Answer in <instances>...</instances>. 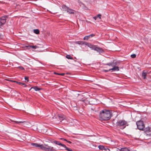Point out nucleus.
<instances>
[{
    "instance_id": "nucleus-33",
    "label": "nucleus",
    "mask_w": 151,
    "mask_h": 151,
    "mask_svg": "<svg viewBox=\"0 0 151 151\" xmlns=\"http://www.w3.org/2000/svg\"><path fill=\"white\" fill-rule=\"evenodd\" d=\"M111 71V69H109V70H104V71L105 72H108L109 71Z\"/></svg>"
},
{
    "instance_id": "nucleus-18",
    "label": "nucleus",
    "mask_w": 151,
    "mask_h": 151,
    "mask_svg": "<svg viewBox=\"0 0 151 151\" xmlns=\"http://www.w3.org/2000/svg\"><path fill=\"white\" fill-rule=\"evenodd\" d=\"M32 88L34 89L36 91H39L40 90V88L36 86L32 87L30 89H32Z\"/></svg>"
},
{
    "instance_id": "nucleus-16",
    "label": "nucleus",
    "mask_w": 151,
    "mask_h": 151,
    "mask_svg": "<svg viewBox=\"0 0 151 151\" xmlns=\"http://www.w3.org/2000/svg\"><path fill=\"white\" fill-rule=\"evenodd\" d=\"M31 145L32 146H33L34 147H39L40 148V147L41 145L39 144H38L35 143H31Z\"/></svg>"
},
{
    "instance_id": "nucleus-11",
    "label": "nucleus",
    "mask_w": 151,
    "mask_h": 151,
    "mask_svg": "<svg viewBox=\"0 0 151 151\" xmlns=\"http://www.w3.org/2000/svg\"><path fill=\"white\" fill-rule=\"evenodd\" d=\"M58 118L60 121V122H62L64 119L65 118V116L63 115H60L58 116Z\"/></svg>"
},
{
    "instance_id": "nucleus-32",
    "label": "nucleus",
    "mask_w": 151,
    "mask_h": 151,
    "mask_svg": "<svg viewBox=\"0 0 151 151\" xmlns=\"http://www.w3.org/2000/svg\"><path fill=\"white\" fill-rule=\"evenodd\" d=\"M18 68H20V69L22 70H24V68L22 66H19Z\"/></svg>"
},
{
    "instance_id": "nucleus-14",
    "label": "nucleus",
    "mask_w": 151,
    "mask_h": 151,
    "mask_svg": "<svg viewBox=\"0 0 151 151\" xmlns=\"http://www.w3.org/2000/svg\"><path fill=\"white\" fill-rule=\"evenodd\" d=\"M53 142L55 144L61 146L63 147V146H65V145L61 143L59 141H53Z\"/></svg>"
},
{
    "instance_id": "nucleus-3",
    "label": "nucleus",
    "mask_w": 151,
    "mask_h": 151,
    "mask_svg": "<svg viewBox=\"0 0 151 151\" xmlns=\"http://www.w3.org/2000/svg\"><path fill=\"white\" fill-rule=\"evenodd\" d=\"M40 148L45 151H55V150L52 147L49 146L47 144H41Z\"/></svg>"
},
{
    "instance_id": "nucleus-19",
    "label": "nucleus",
    "mask_w": 151,
    "mask_h": 151,
    "mask_svg": "<svg viewBox=\"0 0 151 151\" xmlns=\"http://www.w3.org/2000/svg\"><path fill=\"white\" fill-rule=\"evenodd\" d=\"M63 147L65 148V150L67 151H73V150H72L71 149L68 148L65 145V146H63Z\"/></svg>"
},
{
    "instance_id": "nucleus-36",
    "label": "nucleus",
    "mask_w": 151,
    "mask_h": 151,
    "mask_svg": "<svg viewBox=\"0 0 151 151\" xmlns=\"http://www.w3.org/2000/svg\"><path fill=\"white\" fill-rule=\"evenodd\" d=\"M60 139L62 140H64V141H66V140L65 139H64V138H61Z\"/></svg>"
},
{
    "instance_id": "nucleus-15",
    "label": "nucleus",
    "mask_w": 151,
    "mask_h": 151,
    "mask_svg": "<svg viewBox=\"0 0 151 151\" xmlns=\"http://www.w3.org/2000/svg\"><path fill=\"white\" fill-rule=\"evenodd\" d=\"M94 35L93 34H92L88 36H86L83 38L84 40H88L90 37H92L94 36Z\"/></svg>"
},
{
    "instance_id": "nucleus-20",
    "label": "nucleus",
    "mask_w": 151,
    "mask_h": 151,
    "mask_svg": "<svg viewBox=\"0 0 151 151\" xmlns=\"http://www.w3.org/2000/svg\"><path fill=\"white\" fill-rule=\"evenodd\" d=\"M120 151H129V150L127 148L125 147L121 148Z\"/></svg>"
},
{
    "instance_id": "nucleus-28",
    "label": "nucleus",
    "mask_w": 151,
    "mask_h": 151,
    "mask_svg": "<svg viewBox=\"0 0 151 151\" xmlns=\"http://www.w3.org/2000/svg\"><path fill=\"white\" fill-rule=\"evenodd\" d=\"M28 47H29L31 48H32L33 49H35L36 47V46H34V45H33V46L29 45Z\"/></svg>"
},
{
    "instance_id": "nucleus-12",
    "label": "nucleus",
    "mask_w": 151,
    "mask_h": 151,
    "mask_svg": "<svg viewBox=\"0 0 151 151\" xmlns=\"http://www.w3.org/2000/svg\"><path fill=\"white\" fill-rule=\"evenodd\" d=\"M67 12L69 14H74V12H75V11L74 10L72 9H70L68 7Z\"/></svg>"
},
{
    "instance_id": "nucleus-6",
    "label": "nucleus",
    "mask_w": 151,
    "mask_h": 151,
    "mask_svg": "<svg viewBox=\"0 0 151 151\" xmlns=\"http://www.w3.org/2000/svg\"><path fill=\"white\" fill-rule=\"evenodd\" d=\"M7 18V16L6 15L0 18V26H2L5 23L6 19Z\"/></svg>"
},
{
    "instance_id": "nucleus-8",
    "label": "nucleus",
    "mask_w": 151,
    "mask_h": 151,
    "mask_svg": "<svg viewBox=\"0 0 151 151\" xmlns=\"http://www.w3.org/2000/svg\"><path fill=\"white\" fill-rule=\"evenodd\" d=\"M117 64V62L115 60H113L112 62L107 63L106 64V65L111 66L113 67L115 66H116Z\"/></svg>"
},
{
    "instance_id": "nucleus-30",
    "label": "nucleus",
    "mask_w": 151,
    "mask_h": 151,
    "mask_svg": "<svg viewBox=\"0 0 151 151\" xmlns=\"http://www.w3.org/2000/svg\"><path fill=\"white\" fill-rule=\"evenodd\" d=\"M101 15L100 14H99L97 15L96 17H97V18L98 17L99 19H101Z\"/></svg>"
},
{
    "instance_id": "nucleus-27",
    "label": "nucleus",
    "mask_w": 151,
    "mask_h": 151,
    "mask_svg": "<svg viewBox=\"0 0 151 151\" xmlns=\"http://www.w3.org/2000/svg\"><path fill=\"white\" fill-rule=\"evenodd\" d=\"M103 151H110V150L109 148L105 147Z\"/></svg>"
},
{
    "instance_id": "nucleus-24",
    "label": "nucleus",
    "mask_w": 151,
    "mask_h": 151,
    "mask_svg": "<svg viewBox=\"0 0 151 151\" xmlns=\"http://www.w3.org/2000/svg\"><path fill=\"white\" fill-rule=\"evenodd\" d=\"M83 41H78L77 42H76L75 43L76 44H78L79 45H83Z\"/></svg>"
},
{
    "instance_id": "nucleus-10",
    "label": "nucleus",
    "mask_w": 151,
    "mask_h": 151,
    "mask_svg": "<svg viewBox=\"0 0 151 151\" xmlns=\"http://www.w3.org/2000/svg\"><path fill=\"white\" fill-rule=\"evenodd\" d=\"M111 72L113 71H119V68L118 66H115L113 67L112 68L110 69Z\"/></svg>"
},
{
    "instance_id": "nucleus-2",
    "label": "nucleus",
    "mask_w": 151,
    "mask_h": 151,
    "mask_svg": "<svg viewBox=\"0 0 151 151\" xmlns=\"http://www.w3.org/2000/svg\"><path fill=\"white\" fill-rule=\"evenodd\" d=\"M83 45H84L88 46L89 48H91L93 50H94L98 52L100 54L103 53L104 51L101 48L98 47L96 45H93L90 43H88L86 42H85L83 41Z\"/></svg>"
},
{
    "instance_id": "nucleus-31",
    "label": "nucleus",
    "mask_w": 151,
    "mask_h": 151,
    "mask_svg": "<svg viewBox=\"0 0 151 151\" xmlns=\"http://www.w3.org/2000/svg\"><path fill=\"white\" fill-rule=\"evenodd\" d=\"M24 79L27 81V82H28L29 81L28 77L27 76H26L24 77Z\"/></svg>"
},
{
    "instance_id": "nucleus-5",
    "label": "nucleus",
    "mask_w": 151,
    "mask_h": 151,
    "mask_svg": "<svg viewBox=\"0 0 151 151\" xmlns=\"http://www.w3.org/2000/svg\"><path fill=\"white\" fill-rule=\"evenodd\" d=\"M136 124L138 129L142 130H144L145 125L142 121H138L136 122Z\"/></svg>"
},
{
    "instance_id": "nucleus-35",
    "label": "nucleus",
    "mask_w": 151,
    "mask_h": 151,
    "mask_svg": "<svg viewBox=\"0 0 151 151\" xmlns=\"http://www.w3.org/2000/svg\"><path fill=\"white\" fill-rule=\"evenodd\" d=\"M66 141L67 142H68V143L70 144L71 143V142L70 141L67 140H66Z\"/></svg>"
},
{
    "instance_id": "nucleus-1",
    "label": "nucleus",
    "mask_w": 151,
    "mask_h": 151,
    "mask_svg": "<svg viewBox=\"0 0 151 151\" xmlns=\"http://www.w3.org/2000/svg\"><path fill=\"white\" fill-rule=\"evenodd\" d=\"M112 116V114L110 111L106 109L101 111L99 115L100 119L104 121L109 120Z\"/></svg>"
},
{
    "instance_id": "nucleus-21",
    "label": "nucleus",
    "mask_w": 151,
    "mask_h": 151,
    "mask_svg": "<svg viewBox=\"0 0 151 151\" xmlns=\"http://www.w3.org/2000/svg\"><path fill=\"white\" fill-rule=\"evenodd\" d=\"M34 33L36 34H38L40 33V31L38 29H35L33 30Z\"/></svg>"
},
{
    "instance_id": "nucleus-7",
    "label": "nucleus",
    "mask_w": 151,
    "mask_h": 151,
    "mask_svg": "<svg viewBox=\"0 0 151 151\" xmlns=\"http://www.w3.org/2000/svg\"><path fill=\"white\" fill-rule=\"evenodd\" d=\"M145 132V134L146 136H150L151 135V130L150 129V128L149 127H147L144 130Z\"/></svg>"
},
{
    "instance_id": "nucleus-22",
    "label": "nucleus",
    "mask_w": 151,
    "mask_h": 151,
    "mask_svg": "<svg viewBox=\"0 0 151 151\" xmlns=\"http://www.w3.org/2000/svg\"><path fill=\"white\" fill-rule=\"evenodd\" d=\"M61 123L63 124H66L68 123V121L66 118L65 117V118L64 119L63 121H62V122Z\"/></svg>"
},
{
    "instance_id": "nucleus-9",
    "label": "nucleus",
    "mask_w": 151,
    "mask_h": 151,
    "mask_svg": "<svg viewBox=\"0 0 151 151\" xmlns=\"http://www.w3.org/2000/svg\"><path fill=\"white\" fill-rule=\"evenodd\" d=\"M5 80L8 81H9L11 82H16L19 85H20V86H23L24 87H25L27 86V85L26 84H25V83H23L22 82H18V81H13L12 80H10L9 79H6Z\"/></svg>"
},
{
    "instance_id": "nucleus-13",
    "label": "nucleus",
    "mask_w": 151,
    "mask_h": 151,
    "mask_svg": "<svg viewBox=\"0 0 151 151\" xmlns=\"http://www.w3.org/2000/svg\"><path fill=\"white\" fill-rule=\"evenodd\" d=\"M68 7L65 5H63L61 8V9L63 11H67V9Z\"/></svg>"
},
{
    "instance_id": "nucleus-38",
    "label": "nucleus",
    "mask_w": 151,
    "mask_h": 151,
    "mask_svg": "<svg viewBox=\"0 0 151 151\" xmlns=\"http://www.w3.org/2000/svg\"><path fill=\"white\" fill-rule=\"evenodd\" d=\"M58 73H56L55 72L54 73V74H58Z\"/></svg>"
},
{
    "instance_id": "nucleus-26",
    "label": "nucleus",
    "mask_w": 151,
    "mask_h": 151,
    "mask_svg": "<svg viewBox=\"0 0 151 151\" xmlns=\"http://www.w3.org/2000/svg\"><path fill=\"white\" fill-rule=\"evenodd\" d=\"M66 58H68V59H73V58L72 57H71L70 55H67L66 56Z\"/></svg>"
},
{
    "instance_id": "nucleus-25",
    "label": "nucleus",
    "mask_w": 151,
    "mask_h": 151,
    "mask_svg": "<svg viewBox=\"0 0 151 151\" xmlns=\"http://www.w3.org/2000/svg\"><path fill=\"white\" fill-rule=\"evenodd\" d=\"M12 122H15L17 124H19V123H23L24 122L23 121H12Z\"/></svg>"
},
{
    "instance_id": "nucleus-34",
    "label": "nucleus",
    "mask_w": 151,
    "mask_h": 151,
    "mask_svg": "<svg viewBox=\"0 0 151 151\" xmlns=\"http://www.w3.org/2000/svg\"><path fill=\"white\" fill-rule=\"evenodd\" d=\"M65 74L64 73H58L57 74V75H61V76H63Z\"/></svg>"
},
{
    "instance_id": "nucleus-17",
    "label": "nucleus",
    "mask_w": 151,
    "mask_h": 151,
    "mask_svg": "<svg viewBox=\"0 0 151 151\" xmlns=\"http://www.w3.org/2000/svg\"><path fill=\"white\" fill-rule=\"evenodd\" d=\"M147 75V73L145 72L144 71H143L142 73V77L143 79H145L146 78V76Z\"/></svg>"
},
{
    "instance_id": "nucleus-4",
    "label": "nucleus",
    "mask_w": 151,
    "mask_h": 151,
    "mask_svg": "<svg viewBox=\"0 0 151 151\" xmlns=\"http://www.w3.org/2000/svg\"><path fill=\"white\" fill-rule=\"evenodd\" d=\"M127 124V122L124 120H119L116 123L117 127H119L122 129H124L125 127Z\"/></svg>"
},
{
    "instance_id": "nucleus-29",
    "label": "nucleus",
    "mask_w": 151,
    "mask_h": 151,
    "mask_svg": "<svg viewBox=\"0 0 151 151\" xmlns=\"http://www.w3.org/2000/svg\"><path fill=\"white\" fill-rule=\"evenodd\" d=\"M131 58H135L136 57V55L135 54H132V55H131Z\"/></svg>"
},
{
    "instance_id": "nucleus-23",
    "label": "nucleus",
    "mask_w": 151,
    "mask_h": 151,
    "mask_svg": "<svg viewBox=\"0 0 151 151\" xmlns=\"http://www.w3.org/2000/svg\"><path fill=\"white\" fill-rule=\"evenodd\" d=\"M104 146L102 145H100L98 147L99 148V149L100 150H102L103 151L104 150Z\"/></svg>"
},
{
    "instance_id": "nucleus-37",
    "label": "nucleus",
    "mask_w": 151,
    "mask_h": 151,
    "mask_svg": "<svg viewBox=\"0 0 151 151\" xmlns=\"http://www.w3.org/2000/svg\"><path fill=\"white\" fill-rule=\"evenodd\" d=\"M93 19L95 20H96V18H97V17L96 16V17H93Z\"/></svg>"
}]
</instances>
